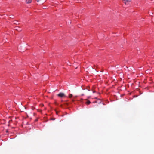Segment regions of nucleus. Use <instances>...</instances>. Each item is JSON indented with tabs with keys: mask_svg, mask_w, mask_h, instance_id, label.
<instances>
[{
	"mask_svg": "<svg viewBox=\"0 0 154 154\" xmlns=\"http://www.w3.org/2000/svg\"><path fill=\"white\" fill-rule=\"evenodd\" d=\"M72 96V94H69V98H71Z\"/></svg>",
	"mask_w": 154,
	"mask_h": 154,
	"instance_id": "nucleus-6",
	"label": "nucleus"
},
{
	"mask_svg": "<svg viewBox=\"0 0 154 154\" xmlns=\"http://www.w3.org/2000/svg\"><path fill=\"white\" fill-rule=\"evenodd\" d=\"M84 95V94H82V96H83V95Z\"/></svg>",
	"mask_w": 154,
	"mask_h": 154,
	"instance_id": "nucleus-12",
	"label": "nucleus"
},
{
	"mask_svg": "<svg viewBox=\"0 0 154 154\" xmlns=\"http://www.w3.org/2000/svg\"><path fill=\"white\" fill-rule=\"evenodd\" d=\"M15 23V24H17V23Z\"/></svg>",
	"mask_w": 154,
	"mask_h": 154,
	"instance_id": "nucleus-13",
	"label": "nucleus"
},
{
	"mask_svg": "<svg viewBox=\"0 0 154 154\" xmlns=\"http://www.w3.org/2000/svg\"><path fill=\"white\" fill-rule=\"evenodd\" d=\"M91 103L90 101L89 100H88L87 102H86V103L87 105Z\"/></svg>",
	"mask_w": 154,
	"mask_h": 154,
	"instance_id": "nucleus-5",
	"label": "nucleus"
},
{
	"mask_svg": "<svg viewBox=\"0 0 154 154\" xmlns=\"http://www.w3.org/2000/svg\"><path fill=\"white\" fill-rule=\"evenodd\" d=\"M39 4H42L45 2L46 0H36Z\"/></svg>",
	"mask_w": 154,
	"mask_h": 154,
	"instance_id": "nucleus-2",
	"label": "nucleus"
},
{
	"mask_svg": "<svg viewBox=\"0 0 154 154\" xmlns=\"http://www.w3.org/2000/svg\"><path fill=\"white\" fill-rule=\"evenodd\" d=\"M76 97V96L74 97L73 98V99H75Z\"/></svg>",
	"mask_w": 154,
	"mask_h": 154,
	"instance_id": "nucleus-7",
	"label": "nucleus"
},
{
	"mask_svg": "<svg viewBox=\"0 0 154 154\" xmlns=\"http://www.w3.org/2000/svg\"><path fill=\"white\" fill-rule=\"evenodd\" d=\"M42 106H43V104H42L41 105Z\"/></svg>",
	"mask_w": 154,
	"mask_h": 154,
	"instance_id": "nucleus-10",
	"label": "nucleus"
},
{
	"mask_svg": "<svg viewBox=\"0 0 154 154\" xmlns=\"http://www.w3.org/2000/svg\"><path fill=\"white\" fill-rule=\"evenodd\" d=\"M57 96L60 97H66L64 94L63 93H60Z\"/></svg>",
	"mask_w": 154,
	"mask_h": 154,
	"instance_id": "nucleus-1",
	"label": "nucleus"
},
{
	"mask_svg": "<svg viewBox=\"0 0 154 154\" xmlns=\"http://www.w3.org/2000/svg\"><path fill=\"white\" fill-rule=\"evenodd\" d=\"M72 101L73 102V101H74V100L73 99H72Z\"/></svg>",
	"mask_w": 154,
	"mask_h": 154,
	"instance_id": "nucleus-11",
	"label": "nucleus"
},
{
	"mask_svg": "<svg viewBox=\"0 0 154 154\" xmlns=\"http://www.w3.org/2000/svg\"><path fill=\"white\" fill-rule=\"evenodd\" d=\"M26 2L27 3H30L32 2V0H26Z\"/></svg>",
	"mask_w": 154,
	"mask_h": 154,
	"instance_id": "nucleus-4",
	"label": "nucleus"
},
{
	"mask_svg": "<svg viewBox=\"0 0 154 154\" xmlns=\"http://www.w3.org/2000/svg\"><path fill=\"white\" fill-rule=\"evenodd\" d=\"M56 113H57V114H58V112L57 111H56Z\"/></svg>",
	"mask_w": 154,
	"mask_h": 154,
	"instance_id": "nucleus-8",
	"label": "nucleus"
},
{
	"mask_svg": "<svg viewBox=\"0 0 154 154\" xmlns=\"http://www.w3.org/2000/svg\"><path fill=\"white\" fill-rule=\"evenodd\" d=\"M131 0H123V1L124 2L125 4H128V2H130L131 1Z\"/></svg>",
	"mask_w": 154,
	"mask_h": 154,
	"instance_id": "nucleus-3",
	"label": "nucleus"
},
{
	"mask_svg": "<svg viewBox=\"0 0 154 154\" xmlns=\"http://www.w3.org/2000/svg\"><path fill=\"white\" fill-rule=\"evenodd\" d=\"M39 111L40 112H42V110H39Z\"/></svg>",
	"mask_w": 154,
	"mask_h": 154,
	"instance_id": "nucleus-9",
	"label": "nucleus"
}]
</instances>
